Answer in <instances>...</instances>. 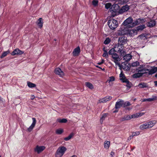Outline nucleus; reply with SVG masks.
<instances>
[{
  "instance_id": "obj_51",
  "label": "nucleus",
  "mask_w": 157,
  "mask_h": 157,
  "mask_svg": "<svg viewBox=\"0 0 157 157\" xmlns=\"http://www.w3.org/2000/svg\"><path fill=\"white\" fill-rule=\"evenodd\" d=\"M115 80V78L113 76H111L109 78V81H113Z\"/></svg>"
},
{
  "instance_id": "obj_40",
  "label": "nucleus",
  "mask_w": 157,
  "mask_h": 157,
  "mask_svg": "<svg viewBox=\"0 0 157 157\" xmlns=\"http://www.w3.org/2000/svg\"><path fill=\"white\" fill-rule=\"evenodd\" d=\"M9 52L7 51L4 52L2 54L1 56H0V58H2L5 57L7 55Z\"/></svg>"
},
{
  "instance_id": "obj_9",
  "label": "nucleus",
  "mask_w": 157,
  "mask_h": 157,
  "mask_svg": "<svg viewBox=\"0 0 157 157\" xmlns=\"http://www.w3.org/2000/svg\"><path fill=\"white\" fill-rule=\"evenodd\" d=\"M127 28H121L117 31V34L119 35H126Z\"/></svg>"
},
{
  "instance_id": "obj_63",
  "label": "nucleus",
  "mask_w": 157,
  "mask_h": 157,
  "mask_svg": "<svg viewBox=\"0 0 157 157\" xmlns=\"http://www.w3.org/2000/svg\"><path fill=\"white\" fill-rule=\"evenodd\" d=\"M155 77L157 78V73L155 75Z\"/></svg>"
},
{
  "instance_id": "obj_46",
  "label": "nucleus",
  "mask_w": 157,
  "mask_h": 157,
  "mask_svg": "<svg viewBox=\"0 0 157 157\" xmlns=\"http://www.w3.org/2000/svg\"><path fill=\"white\" fill-rule=\"evenodd\" d=\"M126 82H127L126 83L127 84L126 85V86L128 88H130L131 87V83L129 81H128V82L127 81Z\"/></svg>"
},
{
  "instance_id": "obj_56",
  "label": "nucleus",
  "mask_w": 157,
  "mask_h": 157,
  "mask_svg": "<svg viewBox=\"0 0 157 157\" xmlns=\"http://www.w3.org/2000/svg\"><path fill=\"white\" fill-rule=\"evenodd\" d=\"M141 21H140V23H142L145 21V20L144 19H140Z\"/></svg>"
},
{
  "instance_id": "obj_29",
  "label": "nucleus",
  "mask_w": 157,
  "mask_h": 157,
  "mask_svg": "<svg viewBox=\"0 0 157 157\" xmlns=\"http://www.w3.org/2000/svg\"><path fill=\"white\" fill-rule=\"evenodd\" d=\"M67 120L66 119L63 118L62 119H61L60 118H58L57 119L56 121L57 122L60 123H65L67 122Z\"/></svg>"
},
{
  "instance_id": "obj_7",
  "label": "nucleus",
  "mask_w": 157,
  "mask_h": 157,
  "mask_svg": "<svg viewBox=\"0 0 157 157\" xmlns=\"http://www.w3.org/2000/svg\"><path fill=\"white\" fill-rule=\"evenodd\" d=\"M45 148L44 146H37L34 149V151L37 152V153L39 154L44 150Z\"/></svg>"
},
{
  "instance_id": "obj_45",
  "label": "nucleus",
  "mask_w": 157,
  "mask_h": 157,
  "mask_svg": "<svg viewBox=\"0 0 157 157\" xmlns=\"http://www.w3.org/2000/svg\"><path fill=\"white\" fill-rule=\"evenodd\" d=\"M98 1L97 0H93L92 2V4L95 6H97L98 5Z\"/></svg>"
},
{
  "instance_id": "obj_55",
  "label": "nucleus",
  "mask_w": 157,
  "mask_h": 157,
  "mask_svg": "<svg viewBox=\"0 0 157 157\" xmlns=\"http://www.w3.org/2000/svg\"><path fill=\"white\" fill-rule=\"evenodd\" d=\"M115 152L113 151H112L110 153V155H111V156L112 157H113V155L114 154Z\"/></svg>"
},
{
  "instance_id": "obj_59",
  "label": "nucleus",
  "mask_w": 157,
  "mask_h": 157,
  "mask_svg": "<svg viewBox=\"0 0 157 157\" xmlns=\"http://www.w3.org/2000/svg\"><path fill=\"white\" fill-rule=\"evenodd\" d=\"M146 99H144L143 100V101H147V100Z\"/></svg>"
},
{
  "instance_id": "obj_18",
  "label": "nucleus",
  "mask_w": 157,
  "mask_h": 157,
  "mask_svg": "<svg viewBox=\"0 0 157 157\" xmlns=\"http://www.w3.org/2000/svg\"><path fill=\"white\" fill-rule=\"evenodd\" d=\"M145 72L140 73L138 72L133 74L132 77L134 78H139L141 77Z\"/></svg>"
},
{
  "instance_id": "obj_43",
  "label": "nucleus",
  "mask_w": 157,
  "mask_h": 157,
  "mask_svg": "<svg viewBox=\"0 0 157 157\" xmlns=\"http://www.w3.org/2000/svg\"><path fill=\"white\" fill-rule=\"evenodd\" d=\"M102 56L104 57H105L106 58H108V54L107 51H104V52H103Z\"/></svg>"
},
{
  "instance_id": "obj_24",
  "label": "nucleus",
  "mask_w": 157,
  "mask_h": 157,
  "mask_svg": "<svg viewBox=\"0 0 157 157\" xmlns=\"http://www.w3.org/2000/svg\"><path fill=\"white\" fill-rule=\"evenodd\" d=\"M131 119V115H128L124 116L123 117H122L121 119V121H124L126 120H129Z\"/></svg>"
},
{
  "instance_id": "obj_32",
  "label": "nucleus",
  "mask_w": 157,
  "mask_h": 157,
  "mask_svg": "<svg viewBox=\"0 0 157 157\" xmlns=\"http://www.w3.org/2000/svg\"><path fill=\"white\" fill-rule=\"evenodd\" d=\"M27 85L29 88H31L35 87L36 86V85L35 84L30 82H27Z\"/></svg>"
},
{
  "instance_id": "obj_19",
  "label": "nucleus",
  "mask_w": 157,
  "mask_h": 157,
  "mask_svg": "<svg viewBox=\"0 0 157 157\" xmlns=\"http://www.w3.org/2000/svg\"><path fill=\"white\" fill-rule=\"evenodd\" d=\"M132 56L130 54H128L125 55L123 59L126 62H128L132 59Z\"/></svg>"
},
{
  "instance_id": "obj_26",
  "label": "nucleus",
  "mask_w": 157,
  "mask_h": 157,
  "mask_svg": "<svg viewBox=\"0 0 157 157\" xmlns=\"http://www.w3.org/2000/svg\"><path fill=\"white\" fill-rule=\"evenodd\" d=\"M110 144V142L108 141H105L104 142V147L105 148L108 149L109 148Z\"/></svg>"
},
{
  "instance_id": "obj_57",
  "label": "nucleus",
  "mask_w": 157,
  "mask_h": 157,
  "mask_svg": "<svg viewBox=\"0 0 157 157\" xmlns=\"http://www.w3.org/2000/svg\"><path fill=\"white\" fill-rule=\"evenodd\" d=\"M155 83V86H157V81H155L154 82Z\"/></svg>"
},
{
  "instance_id": "obj_3",
  "label": "nucleus",
  "mask_w": 157,
  "mask_h": 157,
  "mask_svg": "<svg viewBox=\"0 0 157 157\" xmlns=\"http://www.w3.org/2000/svg\"><path fill=\"white\" fill-rule=\"evenodd\" d=\"M67 150L64 146L59 147L57 149L55 155L56 157H62Z\"/></svg>"
},
{
  "instance_id": "obj_35",
  "label": "nucleus",
  "mask_w": 157,
  "mask_h": 157,
  "mask_svg": "<svg viewBox=\"0 0 157 157\" xmlns=\"http://www.w3.org/2000/svg\"><path fill=\"white\" fill-rule=\"evenodd\" d=\"M131 104L130 102L129 101H127L125 102H124V101L123 100V107L124 108H125L127 106H129L131 105Z\"/></svg>"
},
{
  "instance_id": "obj_12",
  "label": "nucleus",
  "mask_w": 157,
  "mask_h": 157,
  "mask_svg": "<svg viewBox=\"0 0 157 157\" xmlns=\"http://www.w3.org/2000/svg\"><path fill=\"white\" fill-rule=\"evenodd\" d=\"M119 7L118 5L117 4H114L112 5L111 7L110 8V10L111 12L112 13H115L117 12L118 10V7Z\"/></svg>"
},
{
  "instance_id": "obj_50",
  "label": "nucleus",
  "mask_w": 157,
  "mask_h": 157,
  "mask_svg": "<svg viewBox=\"0 0 157 157\" xmlns=\"http://www.w3.org/2000/svg\"><path fill=\"white\" fill-rule=\"evenodd\" d=\"M122 68L123 69H126V70H128L130 69V68L128 66H126L125 65L124 66V67H122Z\"/></svg>"
},
{
  "instance_id": "obj_47",
  "label": "nucleus",
  "mask_w": 157,
  "mask_h": 157,
  "mask_svg": "<svg viewBox=\"0 0 157 157\" xmlns=\"http://www.w3.org/2000/svg\"><path fill=\"white\" fill-rule=\"evenodd\" d=\"M118 62H117L116 63H115L116 65H117L120 68V69H121L122 68V67H123L122 65H121L119 63H118Z\"/></svg>"
},
{
  "instance_id": "obj_10",
  "label": "nucleus",
  "mask_w": 157,
  "mask_h": 157,
  "mask_svg": "<svg viewBox=\"0 0 157 157\" xmlns=\"http://www.w3.org/2000/svg\"><path fill=\"white\" fill-rule=\"evenodd\" d=\"M111 57L113 59V60H112V61L115 63H116L117 62H119L121 60V59L119 57V56L116 53L111 56Z\"/></svg>"
},
{
  "instance_id": "obj_38",
  "label": "nucleus",
  "mask_w": 157,
  "mask_h": 157,
  "mask_svg": "<svg viewBox=\"0 0 157 157\" xmlns=\"http://www.w3.org/2000/svg\"><path fill=\"white\" fill-rule=\"evenodd\" d=\"M140 63L138 61H136L135 62L132 63L131 66L132 67H136L139 65Z\"/></svg>"
},
{
  "instance_id": "obj_42",
  "label": "nucleus",
  "mask_w": 157,
  "mask_h": 157,
  "mask_svg": "<svg viewBox=\"0 0 157 157\" xmlns=\"http://www.w3.org/2000/svg\"><path fill=\"white\" fill-rule=\"evenodd\" d=\"M17 48L14 50L12 53L11 55L12 56H14L16 55H18Z\"/></svg>"
},
{
  "instance_id": "obj_44",
  "label": "nucleus",
  "mask_w": 157,
  "mask_h": 157,
  "mask_svg": "<svg viewBox=\"0 0 157 157\" xmlns=\"http://www.w3.org/2000/svg\"><path fill=\"white\" fill-rule=\"evenodd\" d=\"M120 80H121L123 82L126 83V82H128L129 80L126 78V77H125L124 78H120Z\"/></svg>"
},
{
  "instance_id": "obj_16",
  "label": "nucleus",
  "mask_w": 157,
  "mask_h": 157,
  "mask_svg": "<svg viewBox=\"0 0 157 157\" xmlns=\"http://www.w3.org/2000/svg\"><path fill=\"white\" fill-rule=\"evenodd\" d=\"M130 9L129 6L127 5L123 6L120 10V12L121 13H124Z\"/></svg>"
},
{
  "instance_id": "obj_58",
  "label": "nucleus",
  "mask_w": 157,
  "mask_h": 157,
  "mask_svg": "<svg viewBox=\"0 0 157 157\" xmlns=\"http://www.w3.org/2000/svg\"><path fill=\"white\" fill-rule=\"evenodd\" d=\"M143 66L142 65H140V67H139V69H141L142 68Z\"/></svg>"
},
{
  "instance_id": "obj_6",
  "label": "nucleus",
  "mask_w": 157,
  "mask_h": 157,
  "mask_svg": "<svg viewBox=\"0 0 157 157\" xmlns=\"http://www.w3.org/2000/svg\"><path fill=\"white\" fill-rule=\"evenodd\" d=\"M127 42V39L126 37L124 36L119 37L118 40V44L120 45H123Z\"/></svg>"
},
{
  "instance_id": "obj_13",
  "label": "nucleus",
  "mask_w": 157,
  "mask_h": 157,
  "mask_svg": "<svg viewBox=\"0 0 157 157\" xmlns=\"http://www.w3.org/2000/svg\"><path fill=\"white\" fill-rule=\"evenodd\" d=\"M133 21L132 17H129L125 20L123 22V24L124 26H126L132 23Z\"/></svg>"
},
{
  "instance_id": "obj_11",
  "label": "nucleus",
  "mask_w": 157,
  "mask_h": 157,
  "mask_svg": "<svg viewBox=\"0 0 157 157\" xmlns=\"http://www.w3.org/2000/svg\"><path fill=\"white\" fill-rule=\"evenodd\" d=\"M55 73L60 77H62L64 75V73L62 71L61 69L59 68H56L55 70Z\"/></svg>"
},
{
  "instance_id": "obj_62",
  "label": "nucleus",
  "mask_w": 157,
  "mask_h": 157,
  "mask_svg": "<svg viewBox=\"0 0 157 157\" xmlns=\"http://www.w3.org/2000/svg\"><path fill=\"white\" fill-rule=\"evenodd\" d=\"M102 50H103V52H104V51H106V50H105V47H104V48H103Z\"/></svg>"
},
{
  "instance_id": "obj_28",
  "label": "nucleus",
  "mask_w": 157,
  "mask_h": 157,
  "mask_svg": "<svg viewBox=\"0 0 157 157\" xmlns=\"http://www.w3.org/2000/svg\"><path fill=\"white\" fill-rule=\"evenodd\" d=\"M86 86L90 89L92 90L94 88L93 85L89 82H86L85 83Z\"/></svg>"
},
{
  "instance_id": "obj_34",
  "label": "nucleus",
  "mask_w": 157,
  "mask_h": 157,
  "mask_svg": "<svg viewBox=\"0 0 157 157\" xmlns=\"http://www.w3.org/2000/svg\"><path fill=\"white\" fill-rule=\"evenodd\" d=\"M140 113H138L131 115V119L137 118L141 116V115H140Z\"/></svg>"
},
{
  "instance_id": "obj_52",
  "label": "nucleus",
  "mask_w": 157,
  "mask_h": 157,
  "mask_svg": "<svg viewBox=\"0 0 157 157\" xmlns=\"http://www.w3.org/2000/svg\"><path fill=\"white\" fill-rule=\"evenodd\" d=\"M140 132H136L133 133V136H137L139 135Z\"/></svg>"
},
{
  "instance_id": "obj_5",
  "label": "nucleus",
  "mask_w": 157,
  "mask_h": 157,
  "mask_svg": "<svg viewBox=\"0 0 157 157\" xmlns=\"http://www.w3.org/2000/svg\"><path fill=\"white\" fill-rule=\"evenodd\" d=\"M119 47H120V46H118L117 47L112 48L110 49L108 52L109 55L111 56L116 53V52L121 53L123 50L122 49H120V48H119Z\"/></svg>"
},
{
  "instance_id": "obj_61",
  "label": "nucleus",
  "mask_w": 157,
  "mask_h": 157,
  "mask_svg": "<svg viewBox=\"0 0 157 157\" xmlns=\"http://www.w3.org/2000/svg\"><path fill=\"white\" fill-rule=\"evenodd\" d=\"M118 46H120V47H118L119 48H120V47H121V49H122V47H123V46H122V47H121V45H118Z\"/></svg>"
},
{
  "instance_id": "obj_33",
  "label": "nucleus",
  "mask_w": 157,
  "mask_h": 157,
  "mask_svg": "<svg viewBox=\"0 0 157 157\" xmlns=\"http://www.w3.org/2000/svg\"><path fill=\"white\" fill-rule=\"evenodd\" d=\"M74 135V134L73 133H71L68 137L64 138V140L65 141H67L70 140L72 137Z\"/></svg>"
},
{
  "instance_id": "obj_1",
  "label": "nucleus",
  "mask_w": 157,
  "mask_h": 157,
  "mask_svg": "<svg viewBox=\"0 0 157 157\" xmlns=\"http://www.w3.org/2000/svg\"><path fill=\"white\" fill-rule=\"evenodd\" d=\"M156 123V121H150L141 124L140 126V128L141 129L148 128L152 127Z\"/></svg>"
},
{
  "instance_id": "obj_41",
  "label": "nucleus",
  "mask_w": 157,
  "mask_h": 157,
  "mask_svg": "<svg viewBox=\"0 0 157 157\" xmlns=\"http://www.w3.org/2000/svg\"><path fill=\"white\" fill-rule=\"evenodd\" d=\"M112 6V4L110 3H106L105 5V7L106 9L110 8Z\"/></svg>"
},
{
  "instance_id": "obj_23",
  "label": "nucleus",
  "mask_w": 157,
  "mask_h": 157,
  "mask_svg": "<svg viewBox=\"0 0 157 157\" xmlns=\"http://www.w3.org/2000/svg\"><path fill=\"white\" fill-rule=\"evenodd\" d=\"M156 24V22L155 20H151L148 23V25L150 27H153L155 26Z\"/></svg>"
},
{
  "instance_id": "obj_17",
  "label": "nucleus",
  "mask_w": 157,
  "mask_h": 157,
  "mask_svg": "<svg viewBox=\"0 0 157 157\" xmlns=\"http://www.w3.org/2000/svg\"><path fill=\"white\" fill-rule=\"evenodd\" d=\"M136 31V30H129L127 28L126 31V35L128 36H132Z\"/></svg>"
},
{
  "instance_id": "obj_36",
  "label": "nucleus",
  "mask_w": 157,
  "mask_h": 157,
  "mask_svg": "<svg viewBox=\"0 0 157 157\" xmlns=\"http://www.w3.org/2000/svg\"><path fill=\"white\" fill-rule=\"evenodd\" d=\"M63 132V129H57L56 131V134L58 135L61 134Z\"/></svg>"
},
{
  "instance_id": "obj_31",
  "label": "nucleus",
  "mask_w": 157,
  "mask_h": 157,
  "mask_svg": "<svg viewBox=\"0 0 157 157\" xmlns=\"http://www.w3.org/2000/svg\"><path fill=\"white\" fill-rule=\"evenodd\" d=\"M140 18L138 19L137 20L135 21L132 24V25L131 26L132 27H133L134 26L138 25L140 23V21H141Z\"/></svg>"
},
{
  "instance_id": "obj_48",
  "label": "nucleus",
  "mask_w": 157,
  "mask_h": 157,
  "mask_svg": "<svg viewBox=\"0 0 157 157\" xmlns=\"http://www.w3.org/2000/svg\"><path fill=\"white\" fill-rule=\"evenodd\" d=\"M119 77L120 78H124L125 77V75L122 73V72H121L119 75Z\"/></svg>"
},
{
  "instance_id": "obj_64",
  "label": "nucleus",
  "mask_w": 157,
  "mask_h": 157,
  "mask_svg": "<svg viewBox=\"0 0 157 157\" xmlns=\"http://www.w3.org/2000/svg\"><path fill=\"white\" fill-rule=\"evenodd\" d=\"M96 67H97V68H99V66H98V65H96Z\"/></svg>"
},
{
  "instance_id": "obj_20",
  "label": "nucleus",
  "mask_w": 157,
  "mask_h": 157,
  "mask_svg": "<svg viewBox=\"0 0 157 157\" xmlns=\"http://www.w3.org/2000/svg\"><path fill=\"white\" fill-rule=\"evenodd\" d=\"M147 71L149 75H152L157 71V67H154L150 70L149 69Z\"/></svg>"
},
{
  "instance_id": "obj_22",
  "label": "nucleus",
  "mask_w": 157,
  "mask_h": 157,
  "mask_svg": "<svg viewBox=\"0 0 157 157\" xmlns=\"http://www.w3.org/2000/svg\"><path fill=\"white\" fill-rule=\"evenodd\" d=\"M146 28L145 25H142L138 26L136 28V31H140Z\"/></svg>"
},
{
  "instance_id": "obj_14",
  "label": "nucleus",
  "mask_w": 157,
  "mask_h": 157,
  "mask_svg": "<svg viewBox=\"0 0 157 157\" xmlns=\"http://www.w3.org/2000/svg\"><path fill=\"white\" fill-rule=\"evenodd\" d=\"M80 52V48L79 46H78L75 48L73 51L72 53L73 56H76L78 55Z\"/></svg>"
},
{
  "instance_id": "obj_53",
  "label": "nucleus",
  "mask_w": 157,
  "mask_h": 157,
  "mask_svg": "<svg viewBox=\"0 0 157 157\" xmlns=\"http://www.w3.org/2000/svg\"><path fill=\"white\" fill-rule=\"evenodd\" d=\"M104 60L103 59H102L101 60V61L100 62L98 63V65H101L104 63Z\"/></svg>"
},
{
  "instance_id": "obj_60",
  "label": "nucleus",
  "mask_w": 157,
  "mask_h": 157,
  "mask_svg": "<svg viewBox=\"0 0 157 157\" xmlns=\"http://www.w3.org/2000/svg\"><path fill=\"white\" fill-rule=\"evenodd\" d=\"M126 109H128V110H130V109H131V108H130L129 107H127L126 108Z\"/></svg>"
},
{
  "instance_id": "obj_8",
  "label": "nucleus",
  "mask_w": 157,
  "mask_h": 157,
  "mask_svg": "<svg viewBox=\"0 0 157 157\" xmlns=\"http://www.w3.org/2000/svg\"><path fill=\"white\" fill-rule=\"evenodd\" d=\"M32 119L33 120V123L27 129V131L29 132H30L32 131L33 128L35 127L36 123V120L35 118L33 117Z\"/></svg>"
},
{
  "instance_id": "obj_2",
  "label": "nucleus",
  "mask_w": 157,
  "mask_h": 157,
  "mask_svg": "<svg viewBox=\"0 0 157 157\" xmlns=\"http://www.w3.org/2000/svg\"><path fill=\"white\" fill-rule=\"evenodd\" d=\"M107 23L109 27L112 30L115 29L118 25L117 21L114 19H111L109 20Z\"/></svg>"
},
{
  "instance_id": "obj_39",
  "label": "nucleus",
  "mask_w": 157,
  "mask_h": 157,
  "mask_svg": "<svg viewBox=\"0 0 157 157\" xmlns=\"http://www.w3.org/2000/svg\"><path fill=\"white\" fill-rule=\"evenodd\" d=\"M142 39L145 40L147 38V35L146 34H142L140 36Z\"/></svg>"
},
{
  "instance_id": "obj_27",
  "label": "nucleus",
  "mask_w": 157,
  "mask_h": 157,
  "mask_svg": "<svg viewBox=\"0 0 157 157\" xmlns=\"http://www.w3.org/2000/svg\"><path fill=\"white\" fill-rule=\"evenodd\" d=\"M138 86L140 88H146L148 87V85L146 83H141L139 84Z\"/></svg>"
},
{
  "instance_id": "obj_49",
  "label": "nucleus",
  "mask_w": 157,
  "mask_h": 157,
  "mask_svg": "<svg viewBox=\"0 0 157 157\" xmlns=\"http://www.w3.org/2000/svg\"><path fill=\"white\" fill-rule=\"evenodd\" d=\"M18 50V55H21L24 52L23 51L17 48Z\"/></svg>"
},
{
  "instance_id": "obj_54",
  "label": "nucleus",
  "mask_w": 157,
  "mask_h": 157,
  "mask_svg": "<svg viewBox=\"0 0 157 157\" xmlns=\"http://www.w3.org/2000/svg\"><path fill=\"white\" fill-rule=\"evenodd\" d=\"M147 100V101H152L154 100V99L153 98H147V99H146Z\"/></svg>"
},
{
  "instance_id": "obj_30",
  "label": "nucleus",
  "mask_w": 157,
  "mask_h": 157,
  "mask_svg": "<svg viewBox=\"0 0 157 157\" xmlns=\"http://www.w3.org/2000/svg\"><path fill=\"white\" fill-rule=\"evenodd\" d=\"M136 70L138 72H142V73L145 72V73H144V74H145V73H147L148 72H147L146 71H149V69H147V68H143L142 69H137Z\"/></svg>"
},
{
  "instance_id": "obj_25",
  "label": "nucleus",
  "mask_w": 157,
  "mask_h": 157,
  "mask_svg": "<svg viewBox=\"0 0 157 157\" xmlns=\"http://www.w3.org/2000/svg\"><path fill=\"white\" fill-rule=\"evenodd\" d=\"M108 115L107 113H103L100 119V122L101 124H102L103 121L105 119V118L107 117Z\"/></svg>"
},
{
  "instance_id": "obj_15",
  "label": "nucleus",
  "mask_w": 157,
  "mask_h": 157,
  "mask_svg": "<svg viewBox=\"0 0 157 157\" xmlns=\"http://www.w3.org/2000/svg\"><path fill=\"white\" fill-rule=\"evenodd\" d=\"M112 98L111 96H108L105 97L101 99H100V102H105L107 101L111 100Z\"/></svg>"
},
{
  "instance_id": "obj_21",
  "label": "nucleus",
  "mask_w": 157,
  "mask_h": 157,
  "mask_svg": "<svg viewBox=\"0 0 157 157\" xmlns=\"http://www.w3.org/2000/svg\"><path fill=\"white\" fill-rule=\"evenodd\" d=\"M37 25L40 28H41L43 26V20L42 18H39L38 21Z\"/></svg>"
},
{
  "instance_id": "obj_4",
  "label": "nucleus",
  "mask_w": 157,
  "mask_h": 157,
  "mask_svg": "<svg viewBox=\"0 0 157 157\" xmlns=\"http://www.w3.org/2000/svg\"><path fill=\"white\" fill-rule=\"evenodd\" d=\"M123 100H118L116 103L115 105V110L113 111V113H116L119 110V108L123 106Z\"/></svg>"
},
{
  "instance_id": "obj_37",
  "label": "nucleus",
  "mask_w": 157,
  "mask_h": 157,
  "mask_svg": "<svg viewBox=\"0 0 157 157\" xmlns=\"http://www.w3.org/2000/svg\"><path fill=\"white\" fill-rule=\"evenodd\" d=\"M110 41L111 40L110 39L109 37H107L105 39L104 42V43L105 44H107L110 43Z\"/></svg>"
}]
</instances>
